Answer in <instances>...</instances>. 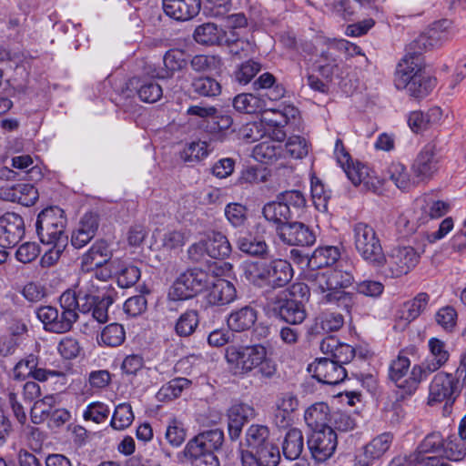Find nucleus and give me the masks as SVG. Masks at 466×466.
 Wrapping results in <instances>:
<instances>
[{
	"mask_svg": "<svg viewBox=\"0 0 466 466\" xmlns=\"http://www.w3.org/2000/svg\"><path fill=\"white\" fill-rule=\"evenodd\" d=\"M305 420L313 431L328 427L329 410L327 404L319 402L311 405L305 412Z\"/></svg>",
	"mask_w": 466,
	"mask_h": 466,
	"instance_id": "ea45409f",
	"label": "nucleus"
},
{
	"mask_svg": "<svg viewBox=\"0 0 466 466\" xmlns=\"http://www.w3.org/2000/svg\"><path fill=\"white\" fill-rule=\"evenodd\" d=\"M134 419L135 416L131 405L120 403L114 410L110 425L114 430L123 431L132 424Z\"/></svg>",
	"mask_w": 466,
	"mask_h": 466,
	"instance_id": "3c124183",
	"label": "nucleus"
},
{
	"mask_svg": "<svg viewBox=\"0 0 466 466\" xmlns=\"http://www.w3.org/2000/svg\"><path fill=\"white\" fill-rule=\"evenodd\" d=\"M421 254L411 246H398L386 255L383 254L380 268L383 276L397 279L408 275L420 263Z\"/></svg>",
	"mask_w": 466,
	"mask_h": 466,
	"instance_id": "39448f33",
	"label": "nucleus"
},
{
	"mask_svg": "<svg viewBox=\"0 0 466 466\" xmlns=\"http://www.w3.org/2000/svg\"><path fill=\"white\" fill-rule=\"evenodd\" d=\"M262 213L268 221L278 225L279 228L281 225L287 224L290 212L289 208L279 199V201L267 203L262 209Z\"/></svg>",
	"mask_w": 466,
	"mask_h": 466,
	"instance_id": "49530a36",
	"label": "nucleus"
},
{
	"mask_svg": "<svg viewBox=\"0 0 466 466\" xmlns=\"http://www.w3.org/2000/svg\"><path fill=\"white\" fill-rule=\"evenodd\" d=\"M297 398L290 394H283L276 403L275 421L279 427H288L293 420V413L298 409Z\"/></svg>",
	"mask_w": 466,
	"mask_h": 466,
	"instance_id": "7c9ffc66",
	"label": "nucleus"
},
{
	"mask_svg": "<svg viewBox=\"0 0 466 466\" xmlns=\"http://www.w3.org/2000/svg\"><path fill=\"white\" fill-rule=\"evenodd\" d=\"M98 227L97 217L92 213L84 215L78 228L73 232L71 242L77 248H83L95 236Z\"/></svg>",
	"mask_w": 466,
	"mask_h": 466,
	"instance_id": "c85d7f7f",
	"label": "nucleus"
},
{
	"mask_svg": "<svg viewBox=\"0 0 466 466\" xmlns=\"http://www.w3.org/2000/svg\"><path fill=\"white\" fill-rule=\"evenodd\" d=\"M311 276L310 289L319 301L333 303L351 300L350 293L345 290L354 282V277L350 270L337 268L317 272Z\"/></svg>",
	"mask_w": 466,
	"mask_h": 466,
	"instance_id": "7ed1b4c3",
	"label": "nucleus"
},
{
	"mask_svg": "<svg viewBox=\"0 0 466 466\" xmlns=\"http://www.w3.org/2000/svg\"><path fill=\"white\" fill-rule=\"evenodd\" d=\"M311 198L314 206L319 211H326L329 193L324 187L323 183L316 177H311Z\"/></svg>",
	"mask_w": 466,
	"mask_h": 466,
	"instance_id": "69168bd1",
	"label": "nucleus"
},
{
	"mask_svg": "<svg viewBox=\"0 0 466 466\" xmlns=\"http://www.w3.org/2000/svg\"><path fill=\"white\" fill-rule=\"evenodd\" d=\"M451 208L448 201L437 199L430 195H422L413 202L412 217L418 224H424L430 219L446 215Z\"/></svg>",
	"mask_w": 466,
	"mask_h": 466,
	"instance_id": "f8f14e48",
	"label": "nucleus"
},
{
	"mask_svg": "<svg viewBox=\"0 0 466 466\" xmlns=\"http://www.w3.org/2000/svg\"><path fill=\"white\" fill-rule=\"evenodd\" d=\"M410 366V359L401 354H399L390 364V377L396 383L399 389H400L401 383L405 381V376L407 375Z\"/></svg>",
	"mask_w": 466,
	"mask_h": 466,
	"instance_id": "052dcab7",
	"label": "nucleus"
},
{
	"mask_svg": "<svg viewBox=\"0 0 466 466\" xmlns=\"http://www.w3.org/2000/svg\"><path fill=\"white\" fill-rule=\"evenodd\" d=\"M409 466H443L442 456L426 452L419 448L407 457Z\"/></svg>",
	"mask_w": 466,
	"mask_h": 466,
	"instance_id": "864d4df0",
	"label": "nucleus"
},
{
	"mask_svg": "<svg viewBox=\"0 0 466 466\" xmlns=\"http://www.w3.org/2000/svg\"><path fill=\"white\" fill-rule=\"evenodd\" d=\"M278 231L280 239L289 245L310 246L316 239L309 227L300 222L281 225Z\"/></svg>",
	"mask_w": 466,
	"mask_h": 466,
	"instance_id": "412c9836",
	"label": "nucleus"
},
{
	"mask_svg": "<svg viewBox=\"0 0 466 466\" xmlns=\"http://www.w3.org/2000/svg\"><path fill=\"white\" fill-rule=\"evenodd\" d=\"M443 119V111L439 106L430 108L426 113L412 111L408 117V125L415 133L423 132L434 126L440 125Z\"/></svg>",
	"mask_w": 466,
	"mask_h": 466,
	"instance_id": "bb28decb",
	"label": "nucleus"
},
{
	"mask_svg": "<svg viewBox=\"0 0 466 466\" xmlns=\"http://www.w3.org/2000/svg\"><path fill=\"white\" fill-rule=\"evenodd\" d=\"M201 0H163L165 14L177 21H188L199 13Z\"/></svg>",
	"mask_w": 466,
	"mask_h": 466,
	"instance_id": "b1692460",
	"label": "nucleus"
},
{
	"mask_svg": "<svg viewBox=\"0 0 466 466\" xmlns=\"http://www.w3.org/2000/svg\"><path fill=\"white\" fill-rule=\"evenodd\" d=\"M458 314L454 308L445 306L435 314V320L447 332H451L457 325Z\"/></svg>",
	"mask_w": 466,
	"mask_h": 466,
	"instance_id": "338daca9",
	"label": "nucleus"
},
{
	"mask_svg": "<svg viewBox=\"0 0 466 466\" xmlns=\"http://www.w3.org/2000/svg\"><path fill=\"white\" fill-rule=\"evenodd\" d=\"M344 324V319L341 314L325 313L316 321V329L322 332L329 333L339 330Z\"/></svg>",
	"mask_w": 466,
	"mask_h": 466,
	"instance_id": "774afa93",
	"label": "nucleus"
},
{
	"mask_svg": "<svg viewBox=\"0 0 466 466\" xmlns=\"http://www.w3.org/2000/svg\"><path fill=\"white\" fill-rule=\"evenodd\" d=\"M166 440L173 447H179L187 438V431L182 421L172 419L167 427Z\"/></svg>",
	"mask_w": 466,
	"mask_h": 466,
	"instance_id": "0e129e2a",
	"label": "nucleus"
},
{
	"mask_svg": "<svg viewBox=\"0 0 466 466\" xmlns=\"http://www.w3.org/2000/svg\"><path fill=\"white\" fill-rule=\"evenodd\" d=\"M195 93L202 96H215L220 94V84L210 77H198L192 83Z\"/></svg>",
	"mask_w": 466,
	"mask_h": 466,
	"instance_id": "e2e57ef3",
	"label": "nucleus"
},
{
	"mask_svg": "<svg viewBox=\"0 0 466 466\" xmlns=\"http://www.w3.org/2000/svg\"><path fill=\"white\" fill-rule=\"evenodd\" d=\"M459 382L452 373L440 371L431 380L428 386L427 404L434 406L453 401L458 393Z\"/></svg>",
	"mask_w": 466,
	"mask_h": 466,
	"instance_id": "9d476101",
	"label": "nucleus"
},
{
	"mask_svg": "<svg viewBox=\"0 0 466 466\" xmlns=\"http://www.w3.org/2000/svg\"><path fill=\"white\" fill-rule=\"evenodd\" d=\"M126 339V330L119 323H111L103 328L97 341L107 347L120 346Z\"/></svg>",
	"mask_w": 466,
	"mask_h": 466,
	"instance_id": "de8ad7c7",
	"label": "nucleus"
},
{
	"mask_svg": "<svg viewBox=\"0 0 466 466\" xmlns=\"http://www.w3.org/2000/svg\"><path fill=\"white\" fill-rule=\"evenodd\" d=\"M308 144L305 138L293 136L286 143L282 157L300 159L308 155Z\"/></svg>",
	"mask_w": 466,
	"mask_h": 466,
	"instance_id": "13d9d810",
	"label": "nucleus"
},
{
	"mask_svg": "<svg viewBox=\"0 0 466 466\" xmlns=\"http://www.w3.org/2000/svg\"><path fill=\"white\" fill-rule=\"evenodd\" d=\"M238 245L242 252L251 256H263L268 252L266 242L250 235L240 238Z\"/></svg>",
	"mask_w": 466,
	"mask_h": 466,
	"instance_id": "4d7b16f0",
	"label": "nucleus"
},
{
	"mask_svg": "<svg viewBox=\"0 0 466 466\" xmlns=\"http://www.w3.org/2000/svg\"><path fill=\"white\" fill-rule=\"evenodd\" d=\"M282 145L276 144L275 141H263L253 148V157L256 160L271 164L283 157Z\"/></svg>",
	"mask_w": 466,
	"mask_h": 466,
	"instance_id": "58836bf2",
	"label": "nucleus"
},
{
	"mask_svg": "<svg viewBox=\"0 0 466 466\" xmlns=\"http://www.w3.org/2000/svg\"><path fill=\"white\" fill-rule=\"evenodd\" d=\"M236 298V289L229 281L219 279L212 286L208 295V300L212 305H227Z\"/></svg>",
	"mask_w": 466,
	"mask_h": 466,
	"instance_id": "2f4dec72",
	"label": "nucleus"
},
{
	"mask_svg": "<svg viewBox=\"0 0 466 466\" xmlns=\"http://www.w3.org/2000/svg\"><path fill=\"white\" fill-rule=\"evenodd\" d=\"M340 257V251L337 247H319L314 250L309 259V266L319 268L334 264Z\"/></svg>",
	"mask_w": 466,
	"mask_h": 466,
	"instance_id": "a19ab883",
	"label": "nucleus"
},
{
	"mask_svg": "<svg viewBox=\"0 0 466 466\" xmlns=\"http://www.w3.org/2000/svg\"><path fill=\"white\" fill-rule=\"evenodd\" d=\"M184 455L195 466H218L217 457L209 452L200 434L191 439L186 445Z\"/></svg>",
	"mask_w": 466,
	"mask_h": 466,
	"instance_id": "a878e982",
	"label": "nucleus"
},
{
	"mask_svg": "<svg viewBox=\"0 0 466 466\" xmlns=\"http://www.w3.org/2000/svg\"><path fill=\"white\" fill-rule=\"evenodd\" d=\"M190 65L197 72H211L218 70L222 63L218 56L198 55L191 59Z\"/></svg>",
	"mask_w": 466,
	"mask_h": 466,
	"instance_id": "bf43d9fd",
	"label": "nucleus"
},
{
	"mask_svg": "<svg viewBox=\"0 0 466 466\" xmlns=\"http://www.w3.org/2000/svg\"><path fill=\"white\" fill-rule=\"evenodd\" d=\"M259 466H277L280 454L278 447L272 441L249 452Z\"/></svg>",
	"mask_w": 466,
	"mask_h": 466,
	"instance_id": "a18cd8bd",
	"label": "nucleus"
},
{
	"mask_svg": "<svg viewBox=\"0 0 466 466\" xmlns=\"http://www.w3.org/2000/svg\"><path fill=\"white\" fill-rule=\"evenodd\" d=\"M233 106L240 113L258 114L265 109L266 104L258 96L250 93H244L234 97Z\"/></svg>",
	"mask_w": 466,
	"mask_h": 466,
	"instance_id": "4c0bfd02",
	"label": "nucleus"
},
{
	"mask_svg": "<svg viewBox=\"0 0 466 466\" xmlns=\"http://www.w3.org/2000/svg\"><path fill=\"white\" fill-rule=\"evenodd\" d=\"M393 441V435L384 432L374 437L363 447L364 456L368 461L380 459L390 449Z\"/></svg>",
	"mask_w": 466,
	"mask_h": 466,
	"instance_id": "f704fd0d",
	"label": "nucleus"
},
{
	"mask_svg": "<svg viewBox=\"0 0 466 466\" xmlns=\"http://www.w3.org/2000/svg\"><path fill=\"white\" fill-rule=\"evenodd\" d=\"M191 381L186 378H176L163 385L157 393L160 401H169L177 399L185 389H188Z\"/></svg>",
	"mask_w": 466,
	"mask_h": 466,
	"instance_id": "8fccbe9b",
	"label": "nucleus"
},
{
	"mask_svg": "<svg viewBox=\"0 0 466 466\" xmlns=\"http://www.w3.org/2000/svg\"><path fill=\"white\" fill-rule=\"evenodd\" d=\"M36 232L42 243L68 242L66 218L63 209L49 207L42 210L36 220Z\"/></svg>",
	"mask_w": 466,
	"mask_h": 466,
	"instance_id": "423d86ee",
	"label": "nucleus"
},
{
	"mask_svg": "<svg viewBox=\"0 0 466 466\" xmlns=\"http://www.w3.org/2000/svg\"><path fill=\"white\" fill-rule=\"evenodd\" d=\"M387 173L393 184L401 190H409L417 186L413 174L400 162H392L388 167Z\"/></svg>",
	"mask_w": 466,
	"mask_h": 466,
	"instance_id": "c9c22d12",
	"label": "nucleus"
},
{
	"mask_svg": "<svg viewBox=\"0 0 466 466\" xmlns=\"http://www.w3.org/2000/svg\"><path fill=\"white\" fill-rule=\"evenodd\" d=\"M436 371L435 370H428V363L425 361L420 364L412 366L410 375L401 383L400 390L406 394H413L419 388L421 381H423L430 373Z\"/></svg>",
	"mask_w": 466,
	"mask_h": 466,
	"instance_id": "79ce46f5",
	"label": "nucleus"
},
{
	"mask_svg": "<svg viewBox=\"0 0 466 466\" xmlns=\"http://www.w3.org/2000/svg\"><path fill=\"white\" fill-rule=\"evenodd\" d=\"M24 234L25 223L20 215L7 212L0 218V246L3 248L18 243Z\"/></svg>",
	"mask_w": 466,
	"mask_h": 466,
	"instance_id": "f3484780",
	"label": "nucleus"
},
{
	"mask_svg": "<svg viewBox=\"0 0 466 466\" xmlns=\"http://www.w3.org/2000/svg\"><path fill=\"white\" fill-rule=\"evenodd\" d=\"M354 245L360 256L372 266H381L383 250L375 229L365 223L353 228Z\"/></svg>",
	"mask_w": 466,
	"mask_h": 466,
	"instance_id": "0eeeda50",
	"label": "nucleus"
},
{
	"mask_svg": "<svg viewBox=\"0 0 466 466\" xmlns=\"http://www.w3.org/2000/svg\"><path fill=\"white\" fill-rule=\"evenodd\" d=\"M37 317L44 324L45 329L55 333H65L69 331L76 321L70 313L58 312L57 309L52 306H44L38 309Z\"/></svg>",
	"mask_w": 466,
	"mask_h": 466,
	"instance_id": "6ab92c4d",
	"label": "nucleus"
},
{
	"mask_svg": "<svg viewBox=\"0 0 466 466\" xmlns=\"http://www.w3.org/2000/svg\"><path fill=\"white\" fill-rule=\"evenodd\" d=\"M445 439L440 431H431L429 432L425 437L420 441L417 448L420 449L426 452L438 454L441 456V453L444 450Z\"/></svg>",
	"mask_w": 466,
	"mask_h": 466,
	"instance_id": "5fc2aeb1",
	"label": "nucleus"
},
{
	"mask_svg": "<svg viewBox=\"0 0 466 466\" xmlns=\"http://www.w3.org/2000/svg\"><path fill=\"white\" fill-rule=\"evenodd\" d=\"M465 441L461 437L451 436L444 444L442 453L451 461H461L466 456Z\"/></svg>",
	"mask_w": 466,
	"mask_h": 466,
	"instance_id": "680f3d73",
	"label": "nucleus"
},
{
	"mask_svg": "<svg viewBox=\"0 0 466 466\" xmlns=\"http://www.w3.org/2000/svg\"><path fill=\"white\" fill-rule=\"evenodd\" d=\"M430 358L425 361L428 363V370H439L450 359V352L445 341L438 338H431L428 341Z\"/></svg>",
	"mask_w": 466,
	"mask_h": 466,
	"instance_id": "473e14b6",
	"label": "nucleus"
},
{
	"mask_svg": "<svg viewBox=\"0 0 466 466\" xmlns=\"http://www.w3.org/2000/svg\"><path fill=\"white\" fill-rule=\"evenodd\" d=\"M153 237L159 248L169 253H177L187 243L190 233L186 228H173L163 232L157 230Z\"/></svg>",
	"mask_w": 466,
	"mask_h": 466,
	"instance_id": "4be33fe9",
	"label": "nucleus"
},
{
	"mask_svg": "<svg viewBox=\"0 0 466 466\" xmlns=\"http://www.w3.org/2000/svg\"><path fill=\"white\" fill-rule=\"evenodd\" d=\"M231 245L227 237L219 232H212L204 239L192 244L187 250L189 258L200 261L208 256L213 258H224L229 256Z\"/></svg>",
	"mask_w": 466,
	"mask_h": 466,
	"instance_id": "1a4fd4ad",
	"label": "nucleus"
},
{
	"mask_svg": "<svg viewBox=\"0 0 466 466\" xmlns=\"http://www.w3.org/2000/svg\"><path fill=\"white\" fill-rule=\"evenodd\" d=\"M38 365V356L28 354L21 359L13 369V377L15 380H24L32 377L35 368Z\"/></svg>",
	"mask_w": 466,
	"mask_h": 466,
	"instance_id": "6e6d98bb",
	"label": "nucleus"
},
{
	"mask_svg": "<svg viewBox=\"0 0 466 466\" xmlns=\"http://www.w3.org/2000/svg\"><path fill=\"white\" fill-rule=\"evenodd\" d=\"M439 171V160L433 146H426L416 156L411 165V173L418 184L426 183Z\"/></svg>",
	"mask_w": 466,
	"mask_h": 466,
	"instance_id": "ddd939ff",
	"label": "nucleus"
},
{
	"mask_svg": "<svg viewBox=\"0 0 466 466\" xmlns=\"http://www.w3.org/2000/svg\"><path fill=\"white\" fill-rule=\"evenodd\" d=\"M56 403V398L52 394L35 401L31 409L33 422L38 424L47 420L55 410Z\"/></svg>",
	"mask_w": 466,
	"mask_h": 466,
	"instance_id": "09e8293b",
	"label": "nucleus"
},
{
	"mask_svg": "<svg viewBox=\"0 0 466 466\" xmlns=\"http://www.w3.org/2000/svg\"><path fill=\"white\" fill-rule=\"evenodd\" d=\"M304 447L302 432L298 429H290L283 442V454L288 460H297Z\"/></svg>",
	"mask_w": 466,
	"mask_h": 466,
	"instance_id": "37998d69",
	"label": "nucleus"
},
{
	"mask_svg": "<svg viewBox=\"0 0 466 466\" xmlns=\"http://www.w3.org/2000/svg\"><path fill=\"white\" fill-rule=\"evenodd\" d=\"M322 353L329 355L339 365L350 362L355 356V350L349 344L339 342L335 337H327L320 343Z\"/></svg>",
	"mask_w": 466,
	"mask_h": 466,
	"instance_id": "cd10ccee",
	"label": "nucleus"
},
{
	"mask_svg": "<svg viewBox=\"0 0 466 466\" xmlns=\"http://www.w3.org/2000/svg\"><path fill=\"white\" fill-rule=\"evenodd\" d=\"M208 273L202 269H188L180 274L168 292L172 300H186L201 292L208 284Z\"/></svg>",
	"mask_w": 466,
	"mask_h": 466,
	"instance_id": "6e6552de",
	"label": "nucleus"
},
{
	"mask_svg": "<svg viewBox=\"0 0 466 466\" xmlns=\"http://www.w3.org/2000/svg\"><path fill=\"white\" fill-rule=\"evenodd\" d=\"M426 47V38L420 35L408 45V52L399 62L394 84L410 96L421 98L428 96L436 86V78L426 71L421 52Z\"/></svg>",
	"mask_w": 466,
	"mask_h": 466,
	"instance_id": "f257e3e1",
	"label": "nucleus"
},
{
	"mask_svg": "<svg viewBox=\"0 0 466 466\" xmlns=\"http://www.w3.org/2000/svg\"><path fill=\"white\" fill-rule=\"evenodd\" d=\"M343 170L355 186H361L363 189L372 192H379L381 189V181L365 165L352 162Z\"/></svg>",
	"mask_w": 466,
	"mask_h": 466,
	"instance_id": "aec40b11",
	"label": "nucleus"
},
{
	"mask_svg": "<svg viewBox=\"0 0 466 466\" xmlns=\"http://www.w3.org/2000/svg\"><path fill=\"white\" fill-rule=\"evenodd\" d=\"M225 359L236 375L256 371L261 377L270 379L277 372L275 361L262 344L230 345L226 349Z\"/></svg>",
	"mask_w": 466,
	"mask_h": 466,
	"instance_id": "f03ea898",
	"label": "nucleus"
},
{
	"mask_svg": "<svg viewBox=\"0 0 466 466\" xmlns=\"http://www.w3.org/2000/svg\"><path fill=\"white\" fill-rule=\"evenodd\" d=\"M267 282L272 286L281 287L292 278V268L287 260L275 259L268 263Z\"/></svg>",
	"mask_w": 466,
	"mask_h": 466,
	"instance_id": "72a5a7b5",
	"label": "nucleus"
},
{
	"mask_svg": "<svg viewBox=\"0 0 466 466\" xmlns=\"http://www.w3.org/2000/svg\"><path fill=\"white\" fill-rule=\"evenodd\" d=\"M309 297V289L304 283H294L278 293L274 299L275 309L280 318L290 324H299L306 319L303 303Z\"/></svg>",
	"mask_w": 466,
	"mask_h": 466,
	"instance_id": "20e7f679",
	"label": "nucleus"
},
{
	"mask_svg": "<svg viewBox=\"0 0 466 466\" xmlns=\"http://www.w3.org/2000/svg\"><path fill=\"white\" fill-rule=\"evenodd\" d=\"M430 296L426 292L417 294L413 299L405 301L394 315V329H405L411 321L416 319L427 308Z\"/></svg>",
	"mask_w": 466,
	"mask_h": 466,
	"instance_id": "4468645a",
	"label": "nucleus"
},
{
	"mask_svg": "<svg viewBox=\"0 0 466 466\" xmlns=\"http://www.w3.org/2000/svg\"><path fill=\"white\" fill-rule=\"evenodd\" d=\"M198 322L199 319L197 310H187L177 319L175 325V330L177 334L181 337L189 336L196 330Z\"/></svg>",
	"mask_w": 466,
	"mask_h": 466,
	"instance_id": "603ef678",
	"label": "nucleus"
},
{
	"mask_svg": "<svg viewBox=\"0 0 466 466\" xmlns=\"http://www.w3.org/2000/svg\"><path fill=\"white\" fill-rule=\"evenodd\" d=\"M254 407L245 402L232 404L228 411V431L232 441L238 440L242 432L244 425L256 417Z\"/></svg>",
	"mask_w": 466,
	"mask_h": 466,
	"instance_id": "a211bd4d",
	"label": "nucleus"
},
{
	"mask_svg": "<svg viewBox=\"0 0 466 466\" xmlns=\"http://www.w3.org/2000/svg\"><path fill=\"white\" fill-rule=\"evenodd\" d=\"M111 258L109 244L105 240H97L81 257V269L85 272L92 271L96 267L111 262Z\"/></svg>",
	"mask_w": 466,
	"mask_h": 466,
	"instance_id": "393cba45",
	"label": "nucleus"
},
{
	"mask_svg": "<svg viewBox=\"0 0 466 466\" xmlns=\"http://www.w3.org/2000/svg\"><path fill=\"white\" fill-rule=\"evenodd\" d=\"M308 370L317 380L329 385L339 384L347 377L344 367L329 358L315 360L309 365Z\"/></svg>",
	"mask_w": 466,
	"mask_h": 466,
	"instance_id": "dca6fc26",
	"label": "nucleus"
},
{
	"mask_svg": "<svg viewBox=\"0 0 466 466\" xmlns=\"http://www.w3.org/2000/svg\"><path fill=\"white\" fill-rule=\"evenodd\" d=\"M0 196L5 200L17 202L26 207L33 206L39 198L37 189L27 183L2 187Z\"/></svg>",
	"mask_w": 466,
	"mask_h": 466,
	"instance_id": "5701e85b",
	"label": "nucleus"
},
{
	"mask_svg": "<svg viewBox=\"0 0 466 466\" xmlns=\"http://www.w3.org/2000/svg\"><path fill=\"white\" fill-rule=\"evenodd\" d=\"M257 317V311L246 306L232 311L227 319V325L234 332H243L254 326Z\"/></svg>",
	"mask_w": 466,
	"mask_h": 466,
	"instance_id": "c756f323",
	"label": "nucleus"
},
{
	"mask_svg": "<svg viewBox=\"0 0 466 466\" xmlns=\"http://www.w3.org/2000/svg\"><path fill=\"white\" fill-rule=\"evenodd\" d=\"M430 296L426 292L417 294L413 299L405 301L394 315V329H405L411 321L416 319L427 308Z\"/></svg>",
	"mask_w": 466,
	"mask_h": 466,
	"instance_id": "2eb2a0df",
	"label": "nucleus"
},
{
	"mask_svg": "<svg viewBox=\"0 0 466 466\" xmlns=\"http://www.w3.org/2000/svg\"><path fill=\"white\" fill-rule=\"evenodd\" d=\"M194 39L204 46H221L222 28L214 23H205L196 27Z\"/></svg>",
	"mask_w": 466,
	"mask_h": 466,
	"instance_id": "e433bc0d",
	"label": "nucleus"
},
{
	"mask_svg": "<svg viewBox=\"0 0 466 466\" xmlns=\"http://www.w3.org/2000/svg\"><path fill=\"white\" fill-rule=\"evenodd\" d=\"M311 458L318 463L329 460L338 446V436L331 427H324L314 431L308 441Z\"/></svg>",
	"mask_w": 466,
	"mask_h": 466,
	"instance_id": "9b49d317",
	"label": "nucleus"
},
{
	"mask_svg": "<svg viewBox=\"0 0 466 466\" xmlns=\"http://www.w3.org/2000/svg\"><path fill=\"white\" fill-rule=\"evenodd\" d=\"M270 441L269 430L265 425L251 424L245 434V441L248 448V453L267 444V442Z\"/></svg>",
	"mask_w": 466,
	"mask_h": 466,
	"instance_id": "c03bdc74",
	"label": "nucleus"
}]
</instances>
